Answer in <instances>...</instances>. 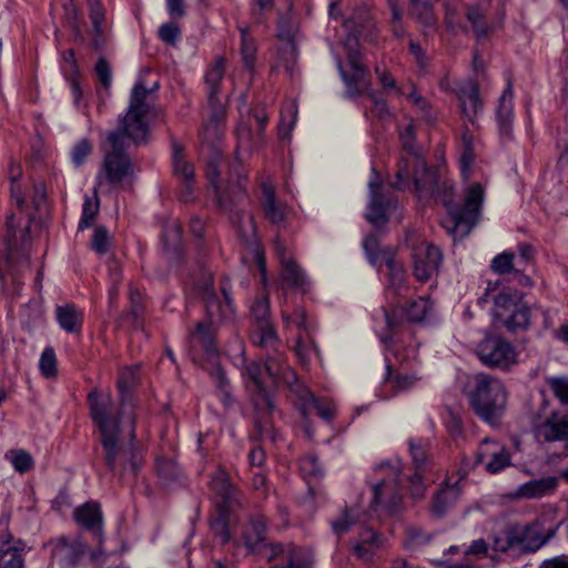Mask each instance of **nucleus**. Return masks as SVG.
<instances>
[{
  "label": "nucleus",
  "instance_id": "obj_59",
  "mask_svg": "<svg viewBox=\"0 0 568 568\" xmlns=\"http://www.w3.org/2000/svg\"><path fill=\"white\" fill-rule=\"evenodd\" d=\"M110 237L108 231L103 226H98L94 230L92 236V248L100 255L105 254L109 251Z\"/></svg>",
  "mask_w": 568,
  "mask_h": 568
},
{
  "label": "nucleus",
  "instance_id": "obj_20",
  "mask_svg": "<svg viewBox=\"0 0 568 568\" xmlns=\"http://www.w3.org/2000/svg\"><path fill=\"white\" fill-rule=\"evenodd\" d=\"M456 97L459 101L462 114L473 124L476 123L477 114L483 109L477 81L467 79L456 82Z\"/></svg>",
  "mask_w": 568,
  "mask_h": 568
},
{
  "label": "nucleus",
  "instance_id": "obj_63",
  "mask_svg": "<svg viewBox=\"0 0 568 568\" xmlns=\"http://www.w3.org/2000/svg\"><path fill=\"white\" fill-rule=\"evenodd\" d=\"M102 24L103 22L92 23L90 31L91 47L97 52L103 51L108 42Z\"/></svg>",
  "mask_w": 568,
  "mask_h": 568
},
{
  "label": "nucleus",
  "instance_id": "obj_50",
  "mask_svg": "<svg viewBox=\"0 0 568 568\" xmlns=\"http://www.w3.org/2000/svg\"><path fill=\"white\" fill-rule=\"evenodd\" d=\"M138 375L136 369L132 367H125L120 372L118 379L119 395H134L133 389L136 385Z\"/></svg>",
  "mask_w": 568,
  "mask_h": 568
},
{
  "label": "nucleus",
  "instance_id": "obj_46",
  "mask_svg": "<svg viewBox=\"0 0 568 568\" xmlns=\"http://www.w3.org/2000/svg\"><path fill=\"white\" fill-rule=\"evenodd\" d=\"M6 458L12 464L18 473H26L33 466L32 456L23 449H11L6 453Z\"/></svg>",
  "mask_w": 568,
  "mask_h": 568
},
{
  "label": "nucleus",
  "instance_id": "obj_8",
  "mask_svg": "<svg viewBox=\"0 0 568 568\" xmlns=\"http://www.w3.org/2000/svg\"><path fill=\"white\" fill-rule=\"evenodd\" d=\"M149 94L150 91L142 83H136L132 89L128 111L119 121L118 129L124 131L134 145L146 143L149 139V126L144 121L150 111L146 102Z\"/></svg>",
  "mask_w": 568,
  "mask_h": 568
},
{
  "label": "nucleus",
  "instance_id": "obj_24",
  "mask_svg": "<svg viewBox=\"0 0 568 568\" xmlns=\"http://www.w3.org/2000/svg\"><path fill=\"white\" fill-rule=\"evenodd\" d=\"M300 409L303 415L314 409L324 423H332L336 416L337 409L335 403L329 398H316L313 393L303 386H296L295 389Z\"/></svg>",
  "mask_w": 568,
  "mask_h": 568
},
{
  "label": "nucleus",
  "instance_id": "obj_41",
  "mask_svg": "<svg viewBox=\"0 0 568 568\" xmlns=\"http://www.w3.org/2000/svg\"><path fill=\"white\" fill-rule=\"evenodd\" d=\"M183 151L184 150L180 144L173 143V171L179 179H182L185 182V189L187 193L191 194V184L194 179V166L184 160Z\"/></svg>",
  "mask_w": 568,
  "mask_h": 568
},
{
  "label": "nucleus",
  "instance_id": "obj_15",
  "mask_svg": "<svg viewBox=\"0 0 568 568\" xmlns=\"http://www.w3.org/2000/svg\"><path fill=\"white\" fill-rule=\"evenodd\" d=\"M483 364L490 367L508 368L516 363L517 353L514 346L499 336L484 338L477 347Z\"/></svg>",
  "mask_w": 568,
  "mask_h": 568
},
{
  "label": "nucleus",
  "instance_id": "obj_37",
  "mask_svg": "<svg viewBox=\"0 0 568 568\" xmlns=\"http://www.w3.org/2000/svg\"><path fill=\"white\" fill-rule=\"evenodd\" d=\"M487 6L475 3L465 8V18L470 23L477 39L487 37L489 24L486 19Z\"/></svg>",
  "mask_w": 568,
  "mask_h": 568
},
{
  "label": "nucleus",
  "instance_id": "obj_23",
  "mask_svg": "<svg viewBox=\"0 0 568 568\" xmlns=\"http://www.w3.org/2000/svg\"><path fill=\"white\" fill-rule=\"evenodd\" d=\"M29 547L22 539H16L11 532L1 536L0 568H26L24 556Z\"/></svg>",
  "mask_w": 568,
  "mask_h": 568
},
{
  "label": "nucleus",
  "instance_id": "obj_13",
  "mask_svg": "<svg viewBox=\"0 0 568 568\" xmlns=\"http://www.w3.org/2000/svg\"><path fill=\"white\" fill-rule=\"evenodd\" d=\"M17 226V216L10 214L6 221V234L0 240V278L2 282H6L8 276L12 282H17L16 264L29 266L28 258L20 255Z\"/></svg>",
  "mask_w": 568,
  "mask_h": 568
},
{
  "label": "nucleus",
  "instance_id": "obj_27",
  "mask_svg": "<svg viewBox=\"0 0 568 568\" xmlns=\"http://www.w3.org/2000/svg\"><path fill=\"white\" fill-rule=\"evenodd\" d=\"M385 539L378 532L371 528H364L358 539L353 545L354 555L363 560L369 561L373 559L378 549L384 546Z\"/></svg>",
  "mask_w": 568,
  "mask_h": 568
},
{
  "label": "nucleus",
  "instance_id": "obj_62",
  "mask_svg": "<svg viewBox=\"0 0 568 568\" xmlns=\"http://www.w3.org/2000/svg\"><path fill=\"white\" fill-rule=\"evenodd\" d=\"M252 315L255 318V324H261V322H270V301L266 296L256 298L252 306Z\"/></svg>",
  "mask_w": 568,
  "mask_h": 568
},
{
  "label": "nucleus",
  "instance_id": "obj_39",
  "mask_svg": "<svg viewBox=\"0 0 568 568\" xmlns=\"http://www.w3.org/2000/svg\"><path fill=\"white\" fill-rule=\"evenodd\" d=\"M251 341L256 346L274 352H276L277 345L280 344L275 328L270 322L255 324V328L251 333Z\"/></svg>",
  "mask_w": 568,
  "mask_h": 568
},
{
  "label": "nucleus",
  "instance_id": "obj_21",
  "mask_svg": "<svg viewBox=\"0 0 568 568\" xmlns=\"http://www.w3.org/2000/svg\"><path fill=\"white\" fill-rule=\"evenodd\" d=\"M52 546L51 556L61 568L74 567L85 552L84 542L74 538L69 540L65 537H59L50 542Z\"/></svg>",
  "mask_w": 568,
  "mask_h": 568
},
{
  "label": "nucleus",
  "instance_id": "obj_19",
  "mask_svg": "<svg viewBox=\"0 0 568 568\" xmlns=\"http://www.w3.org/2000/svg\"><path fill=\"white\" fill-rule=\"evenodd\" d=\"M207 121L204 123L201 138L203 142L209 145V155L212 154V150H217L214 143L220 139L221 124L225 121L226 106L225 102L222 101L219 94L207 95Z\"/></svg>",
  "mask_w": 568,
  "mask_h": 568
},
{
  "label": "nucleus",
  "instance_id": "obj_17",
  "mask_svg": "<svg viewBox=\"0 0 568 568\" xmlns=\"http://www.w3.org/2000/svg\"><path fill=\"white\" fill-rule=\"evenodd\" d=\"M371 200L367 206L366 219L375 227H381L388 222L389 210L396 207V197L384 191L382 184L369 182Z\"/></svg>",
  "mask_w": 568,
  "mask_h": 568
},
{
  "label": "nucleus",
  "instance_id": "obj_4",
  "mask_svg": "<svg viewBox=\"0 0 568 568\" xmlns=\"http://www.w3.org/2000/svg\"><path fill=\"white\" fill-rule=\"evenodd\" d=\"M285 369L282 355L277 351L274 355H267L264 366L256 362H252L246 366V386L252 394V403L258 417V424L273 423L272 419H268V416L274 410L268 390L277 385Z\"/></svg>",
  "mask_w": 568,
  "mask_h": 568
},
{
  "label": "nucleus",
  "instance_id": "obj_26",
  "mask_svg": "<svg viewBox=\"0 0 568 568\" xmlns=\"http://www.w3.org/2000/svg\"><path fill=\"white\" fill-rule=\"evenodd\" d=\"M90 413L98 426H106L114 422V404L110 393L94 389L89 393Z\"/></svg>",
  "mask_w": 568,
  "mask_h": 568
},
{
  "label": "nucleus",
  "instance_id": "obj_55",
  "mask_svg": "<svg viewBox=\"0 0 568 568\" xmlns=\"http://www.w3.org/2000/svg\"><path fill=\"white\" fill-rule=\"evenodd\" d=\"M409 452L413 458V463L416 469H420L427 460V446L428 444L424 440L410 439Z\"/></svg>",
  "mask_w": 568,
  "mask_h": 568
},
{
  "label": "nucleus",
  "instance_id": "obj_35",
  "mask_svg": "<svg viewBox=\"0 0 568 568\" xmlns=\"http://www.w3.org/2000/svg\"><path fill=\"white\" fill-rule=\"evenodd\" d=\"M513 84L507 83L506 89L499 98V103L496 112L499 131L503 135H509L513 124Z\"/></svg>",
  "mask_w": 568,
  "mask_h": 568
},
{
  "label": "nucleus",
  "instance_id": "obj_32",
  "mask_svg": "<svg viewBox=\"0 0 568 568\" xmlns=\"http://www.w3.org/2000/svg\"><path fill=\"white\" fill-rule=\"evenodd\" d=\"M460 496L458 481L453 485L443 486L434 496L430 513L434 517H443L457 501Z\"/></svg>",
  "mask_w": 568,
  "mask_h": 568
},
{
  "label": "nucleus",
  "instance_id": "obj_52",
  "mask_svg": "<svg viewBox=\"0 0 568 568\" xmlns=\"http://www.w3.org/2000/svg\"><path fill=\"white\" fill-rule=\"evenodd\" d=\"M535 438L541 444L566 442L568 428H535Z\"/></svg>",
  "mask_w": 568,
  "mask_h": 568
},
{
  "label": "nucleus",
  "instance_id": "obj_16",
  "mask_svg": "<svg viewBox=\"0 0 568 568\" xmlns=\"http://www.w3.org/2000/svg\"><path fill=\"white\" fill-rule=\"evenodd\" d=\"M414 276L419 282L429 281L435 274L443 261L440 250L429 243H420L413 248Z\"/></svg>",
  "mask_w": 568,
  "mask_h": 568
},
{
  "label": "nucleus",
  "instance_id": "obj_40",
  "mask_svg": "<svg viewBox=\"0 0 568 568\" xmlns=\"http://www.w3.org/2000/svg\"><path fill=\"white\" fill-rule=\"evenodd\" d=\"M386 266L388 268L389 278L388 290L394 292L396 295H403L407 293L408 282L403 264L397 262L394 257H388L386 260Z\"/></svg>",
  "mask_w": 568,
  "mask_h": 568
},
{
  "label": "nucleus",
  "instance_id": "obj_45",
  "mask_svg": "<svg viewBox=\"0 0 568 568\" xmlns=\"http://www.w3.org/2000/svg\"><path fill=\"white\" fill-rule=\"evenodd\" d=\"M163 245L166 251L178 253L181 250V226L178 221H172L165 226L163 232Z\"/></svg>",
  "mask_w": 568,
  "mask_h": 568
},
{
  "label": "nucleus",
  "instance_id": "obj_51",
  "mask_svg": "<svg viewBox=\"0 0 568 568\" xmlns=\"http://www.w3.org/2000/svg\"><path fill=\"white\" fill-rule=\"evenodd\" d=\"M99 212V199L97 194L93 197H85L83 207H82V216L79 223V230L87 229L91 226L95 216Z\"/></svg>",
  "mask_w": 568,
  "mask_h": 568
},
{
  "label": "nucleus",
  "instance_id": "obj_5",
  "mask_svg": "<svg viewBox=\"0 0 568 568\" xmlns=\"http://www.w3.org/2000/svg\"><path fill=\"white\" fill-rule=\"evenodd\" d=\"M466 396L471 408L484 423L495 424L505 412L508 392L498 377L478 373L468 378Z\"/></svg>",
  "mask_w": 568,
  "mask_h": 568
},
{
  "label": "nucleus",
  "instance_id": "obj_60",
  "mask_svg": "<svg viewBox=\"0 0 568 568\" xmlns=\"http://www.w3.org/2000/svg\"><path fill=\"white\" fill-rule=\"evenodd\" d=\"M92 149V143L88 139H82L74 145L71 152L72 162L77 166H80L81 164L84 163L85 159L91 154Z\"/></svg>",
  "mask_w": 568,
  "mask_h": 568
},
{
  "label": "nucleus",
  "instance_id": "obj_6",
  "mask_svg": "<svg viewBox=\"0 0 568 568\" xmlns=\"http://www.w3.org/2000/svg\"><path fill=\"white\" fill-rule=\"evenodd\" d=\"M554 514H544L528 525L506 524L491 532V546L495 551L505 552L516 546H524L528 539L545 544L557 532L560 521L554 520Z\"/></svg>",
  "mask_w": 568,
  "mask_h": 568
},
{
  "label": "nucleus",
  "instance_id": "obj_11",
  "mask_svg": "<svg viewBox=\"0 0 568 568\" xmlns=\"http://www.w3.org/2000/svg\"><path fill=\"white\" fill-rule=\"evenodd\" d=\"M377 470L385 473V475L372 486L371 506L374 509L383 508L387 511H394L402 501V495L398 489V485L402 481L399 480V463H382L377 466Z\"/></svg>",
  "mask_w": 568,
  "mask_h": 568
},
{
  "label": "nucleus",
  "instance_id": "obj_61",
  "mask_svg": "<svg viewBox=\"0 0 568 568\" xmlns=\"http://www.w3.org/2000/svg\"><path fill=\"white\" fill-rule=\"evenodd\" d=\"M300 469L305 477H321L323 471L315 456H305L300 460Z\"/></svg>",
  "mask_w": 568,
  "mask_h": 568
},
{
  "label": "nucleus",
  "instance_id": "obj_34",
  "mask_svg": "<svg viewBox=\"0 0 568 568\" xmlns=\"http://www.w3.org/2000/svg\"><path fill=\"white\" fill-rule=\"evenodd\" d=\"M281 266V278L284 285L301 291L302 293L308 291L307 276L294 258L285 260Z\"/></svg>",
  "mask_w": 568,
  "mask_h": 568
},
{
  "label": "nucleus",
  "instance_id": "obj_36",
  "mask_svg": "<svg viewBox=\"0 0 568 568\" xmlns=\"http://www.w3.org/2000/svg\"><path fill=\"white\" fill-rule=\"evenodd\" d=\"M75 521L85 529L100 530L103 523V516L98 503H85L74 510Z\"/></svg>",
  "mask_w": 568,
  "mask_h": 568
},
{
  "label": "nucleus",
  "instance_id": "obj_33",
  "mask_svg": "<svg viewBox=\"0 0 568 568\" xmlns=\"http://www.w3.org/2000/svg\"><path fill=\"white\" fill-rule=\"evenodd\" d=\"M437 1H418L409 2L410 16L416 20L423 28V34L427 36L437 30V18L434 12V4Z\"/></svg>",
  "mask_w": 568,
  "mask_h": 568
},
{
  "label": "nucleus",
  "instance_id": "obj_25",
  "mask_svg": "<svg viewBox=\"0 0 568 568\" xmlns=\"http://www.w3.org/2000/svg\"><path fill=\"white\" fill-rule=\"evenodd\" d=\"M261 207L268 222L277 227H283L290 213L288 206L276 199L271 185L262 184Z\"/></svg>",
  "mask_w": 568,
  "mask_h": 568
},
{
  "label": "nucleus",
  "instance_id": "obj_49",
  "mask_svg": "<svg viewBox=\"0 0 568 568\" xmlns=\"http://www.w3.org/2000/svg\"><path fill=\"white\" fill-rule=\"evenodd\" d=\"M358 520L359 516L357 509H345L337 519L332 521V529L337 536H341L345 534L349 527Z\"/></svg>",
  "mask_w": 568,
  "mask_h": 568
},
{
  "label": "nucleus",
  "instance_id": "obj_42",
  "mask_svg": "<svg viewBox=\"0 0 568 568\" xmlns=\"http://www.w3.org/2000/svg\"><path fill=\"white\" fill-rule=\"evenodd\" d=\"M225 60L217 58L214 63L207 69L205 74L206 92L216 95L220 93V83L224 78Z\"/></svg>",
  "mask_w": 568,
  "mask_h": 568
},
{
  "label": "nucleus",
  "instance_id": "obj_22",
  "mask_svg": "<svg viewBox=\"0 0 568 568\" xmlns=\"http://www.w3.org/2000/svg\"><path fill=\"white\" fill-rule=\"evenodd\" d=\"M297 27L294 23H292L288 19L282 18L280 20L277 34L278 39L281 40V47L278 49L280 58L284 64V68L291 74L293 73L297 60Z\"/></svg>",
  "mask_w": 568,
  "mask_h": 568
},
{
  "label": "nucleus",
  "instance_id": "obj_28",
  "mask_svg": "<svg viewBox=\"0 0 568 568\" xmlns=\"http://www.w3.org/2000/svg\"><path fill=\"white\" fill-rule=\"evenodd\" d=\"M254 118L257 124L255 132H253V129L246 123L240 124L236 131L239 149L244 151H250L263 142V132L268 116L262 112L255 113Z\"/></svg>",
  "mask_w": 568,
  "mask_h": 568
},
{
  "label": "nucleus",
  "instance_id": "obj_3",
  "mask_svg": "<svg viewBox=\"0 0 568 568\" xmlns=\"http://www.w3.org/2000/svg\"><path fill=\"white\" fill-rule=\"evenodd\" d=\"M223 163L222 154L219 150H212V154L207 155L205 174L210 184L214 187L216 204L221 212L226 214L239 231V233L248 239L255 233V224L253 217L247 214L243 204L246 194L241 182H227L225 186L219 183L220 166Z\"/></svg>",
  "mask_w": 568,
  "mask_h": 568
},
{
  "label": "nucleus",
  "instance_id": "obj_31",
  "mask_svg": "<svg viewBox=\"0 0 568 568\" xmlns=\"http://www.w3.org/2000/svg\"><path fill=\"white\" fill-rule=\"evenodd\" d=\"M55 318L59 326L67 333L79 334L82 329L83 313L74 304L58 305L55 307Z\"/></svg>",
  "mask_w": 568,
  "mask_h": 568
},
{
  "label": "nucleus",
  "instance_id": "obj_44",
  "mask_svg": "<svg viewBox=\"0 0 568 568\" xmlns=\"http://www.w3.org/2000/svg\"><path fill=\"white\" fill-rule=\"evenodd\" d=\"M211 488L219 495L224 501L231 500L234 494V488L230 481L227 473L220 468L211 480Z\"/></svg>",
  "mask_w": 568,
  "mask_h": 568
},
{
  "label": "nucleus",
  "instance_id": "obj_48",
  "mask_svg": "<svg viewBox=\"0 0 568 568\" xmlns=\"http://www.w3.org/2000/svg\"><path fill=\"white\" fill-rule=\"evenodd\" d=\"M386 368L387 373L385 376V381L392 385L394 394L406 392L414 387L416 383V378L414 376L403 374L393 375L390 364H387Z\"/></svg>",
  "mask_w": 568,
  "mask_h": 568
},
{
  "label": "nucleus",
  "instance_id": "obj_64",
  "mask_svg": "<svg viewBox=\"0 0 568 568\" xmlns=\"http://www.w3.org/2000/svg\"><path fill=\"white\" fill-rule=\"evenodd\" d=\"M549 387L555 396L564 404L568 405V378L555 377L548 381Z\"/></svg>",
  "mask_w": 568,
  "mask_h": 568
},
{
  "label": "nucleus",
  "instance_id": "obj_58",
  "mask_svg": "<svg viewBox=\"0 0 568 568\" xmlns=\"http://www.w3.org/2000/svg\"><path fill=\"white\" fill-rule=\"evenodd\" d=\"M156 470L160 477L164 480H171L178 477L179 467L173 459L170 458H158L156 459Z\"/></svg>",
  "mask_w": 568,
  "mask_h": 568
},
{
  "label": "nucleus",
  "instance_id": "obj_38",
  "mask_svg": "<svg viewBox=\"0 0 568 568\" xmlns=\"http://www.w3.org/2000/svg\"><path fill=\"white\" fill-rule=\"evenodd\" d=\"M114 426H133L136 423L134 395H119V403L114 405Z\"/></svg>",
  "mask_w": 568,
  "mask_h": 568
},
{
  "label": "nucleus",
  "instance_id": "obj_18",
  "mask_svg": "<svg viewBox=\"0 0 568 568\" xmlns=\"http://www.w3.org/2000/svg\"><path fill=\"white\" fill-rule=\"evenodd\" d=\"M252 530L256 532V537L251 536L250 530L245 535V547L251 552H256L267 561H274L276 559H283L286 561L287 558V546L284 547L281 544H267L266 542V524L263 520H256L253 523Z\"/></svg>",
  "mask_w": 568,
  "mask_h": 568
},
{
  "label": "nucleus",
  "instance_id": "obj_29",
  "mask_svg": "<svg viewBox=\"0 0 568 568\" xmlns=\"http://www.w3.org/2000/svg\"><path fill=\"white\" fill-rule=\"evenodd\" d=\"M490 267L500 275L513 274L514 281L521 286H529L531 284L530 278L519 268V261H516L514 253L503 252L498 254L493 258Z\"/></svg>",
  "mask_w": 568,
  "mask_h": 568
},
{
  "label": "nucleus",
  "instance_id": "obj_47",
  "mask_svg": "<svg viewBox=\"0 0 568 568\" xmlns=\"http://www.w3.org/2000/svg\"><path fill=\"white\" fill-rule=\"evenodd\" d=\"M445 22L448 28L460 27L466 30V27L462 26L459 14L463 12L465 14V8L460 0H446L445 4Z\"/></svg>",
  "mask_w": 568,
  "mask_h": 568
},
{
  "label": "nucleus",
  "instance_id": "obj_43",
  "mask_svg": "<svg viewBox=\"0 0 568 568\" xmlns=\"http://www.w3.org/2000/svg\"><path fill=\"white\" fill-rule=\"evenodd\" d=\"M295 354L303 365H307L313 354H318L314 339L310 335L300 334L294 346Z\"/></svg>",
  "mask_w": 568,
  "mask_h": 568
},
{
  "label": "nucleus",
  "instance_id": "obj_56",
  "mask_svg": "<svg viewBox=\"0 0 568 568\" xmlns=\"http://www.w3.org/2000/svg\"><path fill=\"white\" fill-rule=\"evenodd\" d=\"M430 541V535L417 527H408L406 529L405 546L407 548H416Z\"/></svg>",
  "mask_w": 568,
  "mask_h": 568
},
{
  "label": "nucleus",
  "instance_id": "obj_12",
  "mask_svg": "<svg viewBox=\"0 0 568 568\" xmlns=\"http://www.w3.org/2000/svg\"><path fill=\"white\" fill-rule=\"evenodd\" d=\"M134 428H101V442L105 450V463L114 469L119 455L130 456L131 467L136 471L139 462L133 447Z\"/></svg>",
  "mask_w": 568,
  "mask_h": 568
},
{
  "label": "nucleus",
  "instance_id": "obj_54",
  "mask_svg": "<svg viewBox=\"0 0 568 568\" xmlns=\"http://www.w3.org/2000/svg\"><path fill=\"white\" fill-rule=\"evenodd\" d=\"M21 175H22L21 166L18 163L11 162L10 166H9V180L11 182V196L19 207H21L24 202L20 186L16 184Z\"/></svg>",
  "mask_w": 568,
  "mask_h": 568
},
{
  "label": "nucleus",
  "instance_id": "obj_57",
  "mask_svg": "<svg viewBox=\"0 0 568 568\" xmlns=\"http://www.w3.org/2000/svg\"><path fill=\"white\" fill-rule=\"evenodd\" d=\"M510 464V457L509 455L504 450L500 449L499 452H494L491 454L490 459L486 463V469L490 474H497L501 471L504 468L509 466Z\"/></svg>",
  "mask_w": 568,
  "mask_h": 568
},
{
  "label": "nucleus",
  "instance_id": "obj_14",
  "mask_svg": "<svg viewBox=\"0 0 568 568\" xmlns=\"http://www.w3.org/2000/svg\"><path fill=\"white\" fill-rule=\"evenodd\" d=\"M429 310L430 303L424 297L410 301L406 306L394 305L389 310H383L388 333L382 336V342L384 344L392 342L393 334L397 332L405 322H422Z\"/></svg>",
  "mask_w": 568,
  "mask_h": 568
},
{
  "label": "nucleus",
  "instance_id": "obj_2",
  "mask_svg": "<svg viewBox=\"0 0 568 568\" xmlns=\"http://www.w3.org/2000/svg\"><path fill=\"white\" fill-rule=\"evenodd\" d=\"M195 287L205 303L209 321L196 324L195 331L190 336L189 354L195 364L201 362L202 354L205 355L207 361L213 363L217 358L214 326L221 321L231 318L234 314L230 295V281L225 277L220 282L223 301L213 291V277L211 274H204L203 281L197 283Z\"/></svg>",
  "mask_w": 568,
  "mask_h": 568
},
{
  "label": "nucleus",
  "instance_id": "obj_9",
  "mask_svg": "<svg viewBox=\"0 0 568 568\" xmlns=\"http://www.w3.org/2000/svg\"><path fill=\"white\" fill-rule=\"evenodd\" d=\"M357 44L356 39H348L345 43L346 64L344 65L339 59L337 60V68L346 87V94L352 98L366 94L372 90L369 72L362 63Z\"/></svg>",
  "mask_w": 568,
  "mask_h": 568
},
{
  "label": "nucleus",
  "instance_id": "obj_7",
  "mask_svg": "<svg viewBox=\"0 0 568 568\" xmlns=\"http://www.w3.org/2000/svg\"><path fill=\"white\" fill-rule=\"evenodd\" d=\"M126 140L131 141L121 129L116 128V130L108 133L103 146L102 170L98 175L99 184L102 183V180H105L111 185H118L134 175L135 165L126 153Z\"/></svg>",
  "mask_w": 568,
  "mask_h": 568
},
{
  "label": "nucleus",
  "instance_id": "obj_30",
  "mask_svg": "<svg viewBox=\"0 0 568 568\" xmlns=\"http://www.w3.org/2000/svg\"><path fill=\"white\" fill-rule=\"evenodd\" d=\"M557 479L555 477H542L539 479L529 480L521 484L513 493L516 499H536L551 494L557 487Z\"/></svg>",
  "mask_w": 568,
  "mask_h": 568
},
{
  "label": "nucleus",
  "instance_id": "obj_10",
  "mask_svg": "<svg viewBox=\"0 0 568 568\" xmlns=\"http://www.w3.org/2000/svg\"><path fill=\"white\" fill-rule=\"evenodd\" d=\"M494 315L510 332L529 325V308L523 302V294L516 290H503L494 297Z\"/></svg>",
  "mask_w": 568,
  "mask_h": 568
},
{
  "label": "nucleus",
  "instance_id": "obj_53",
  "mask_svg": "<svg viewBox=\"0 0 568 568\" xmlns=\"http://www.w3.org/2000/svg\"><path fill=\"white\" fill-rule=\"evenodd\" d=\"M39 368L41 374L47 377H54L57 375V357L53 348L47 347L41 354Z\"/></svg>",
  "mask_w": 568,
  "mask_h": 568
},
{
  "label": "nucleus",
  "instance_id": "obj_1",
  "mask_svg": "<svg viewBox=\"0 0 568 568\" xmlns=\"http://www.w3.org/2000/svg\"><path fill=\"white\" fill-rule=\"evenodd\" d=\"M414 182L420 196L429 195L447 209L448 215L442 225L454 240L464 239L470 233L479 220L484 201V189L480 183H473L467 187L464 204L459 206L453 201V184L439 181L435 171L426 169L423 178L414 176Z\"/></svg>",
  "mask_w": 568,
  "mask_h": 568
}]
</instances>
